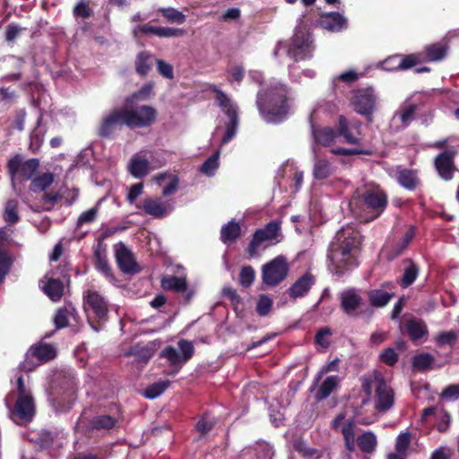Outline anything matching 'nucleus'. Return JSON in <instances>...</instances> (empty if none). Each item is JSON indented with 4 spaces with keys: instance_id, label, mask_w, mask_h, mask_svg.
Masks as SVG:
<instances>
[{
    "instance_id": "obj_42",
    "label": "nucleus",
    "mask_w": 459,
    "mask_h": 459,
    "mask_svg": "<svg viewBox=\"0 0 459 459\" xmlns=\"http://www.w3.org/2000/svg\"><path fill=\"white\" fill-rule=\"evenodd\" d=\"M19 202L16 199H9L4 205V220L9 224H16L21 218L18 213Z\"/></svg>"
},
{
    "instance_id": "obj_30",
    "label": "nucleus",
    "mask_w": 459,
    "mask_h": 459,
    "mask_svg": "<svg viewBox=\"0 0 459 459\" xmlns=\"http://www.w3.org/2000/svg\"><path fill=\"white\" fill-rule=\"evenodd\" d=\"M134 35L135 37L140 35H155L160 38H169L172 36V28L158 27L145 23L136 26L134 29Z\"/></svg>"
},
{
    "instance_id": "obj_49",
    "label": "nucleus",
    "mask_w": 459,
    "mask_h": 459,
    "mask_svg": "<svg viewBox=\"0 0 459 459\" xmlns=\"http://www.w3.org/2000/svg\"><path fill=\"white\" fill-rule=\"evenodd\" d=\"M169 386V381H159L148 385L143 392V395L147 399H155L159 397Z\"/></svg>"
},
{
    "instance_id": "obj_31",
    "label": "nucleus",
    "mask_w": 459,
    "mask_h": 459,
    "mask_svg": "<svg viewBox=\"0 0 459 459\" xmlns=\"http://www.w3.org/2000/svg\"><path fill=\"white\" fill-rule=\"evenodd\" d=\"M42 290L52 301L56 302L63 297L64 283L60 279L49 278Z\"/></svg>"
},
{
    "instance_id": "obj_1",
    "label": "nucleus",
    "mask_w": 459,
    "mask_h": 459,
    "mask_svg": "<svg viewBox=\"0 0 459 459\" xmlns=\"http://www.w3.org/2000/svg\"><path fill=\"white\" fill-rule=\"evenodd\" d=\"M362 236L351 225L342 227L335 234L327 252L328 269L337 276H342L359 265Z\"/></svg>"
},
{
    "instance_id": "obj_5",
    "label": "nucleus",
    "mask_w": 459,
    "mask_h": 459,
    "mask_svg": "<svg viewBox=\"0 0 459 459\" xmlns=\"http://www.w3.org/2000/svg\"><path fill=\"white\" fill-rule=\"evenodd\" d=\"M76 381L72 374L60 373L54 380L50 393L51 403L56 413L70 411L76 400Z\"/></svg>"
},
{
    "instance_id": "obj_53",
    "label": "nucleus",
    "mask_w": 459,
    "mask_h": 459,
    "mask_svg": "<svg viewBox=\"0 0 459 459\" xmlns=\"http://www.w3.org/2000/svg\"><path fill=\"white\" fill-rule=\"evenodd\" d=\"M219 156L220 151L218 150L203 163L200 168L201 172L209 177L213 176L219 167Z\"/></svg>"
},
{
    "instance_id": "obj_44",
    "label": "nucleus",
    "mask_w": 459,
    "mask_h": 459,
    "mask_svg": "<svg viewBox=\"0 0 459 459\" xmlns=\"http://www.w3.org/2000/svg\"><path fill=\"white\" fill-rule=\"evenodd\" d=\"M117 419L110 415H98L91 420V426L96 430H109L116 426Z\"/></svg>"
},
{
    "instance_id": "obj_7",
    "label": "nucleus",
    "mask_w": 459,
    "mask_h": 459,
    "mask_svg": "<svg viewBox=\"0 0 459 459\" xmlns=\"http://www.w3.org/2000/svg\"><path fill=\"white\" fill-rule=\"evenodd\" d=\"M210 90L215 93L216 104L229 118V122L226 124L225 134L221 139V143L225 144L237 134L239 122L238 108L232 102L231 99L225 92L218 89L216 86H211Z\"/></svg>"
},
{
    "instance_id": "obj_47",
    "label": "nucleus",
    "mask_w": 459,
    "mask_h": 459,
    "mask_svg": "<svg viewBox=\"0 0 459 459\" xmlns=\"http://www.w3.org/2000/svg\"><path fill=\"white\" fill-rule=\"evenodd\" d=\"M354 422L348 420L342 428V434L343 436L345 447L349 452L355 450V432Z\"/></svg>"
},
{
    "instance_id": "obj_32",
    "label": "nucleus",
    "mask_w": 459,
    "mask_h": 459,
    "mask_svg": "<svg viewBox=\"0 0 459 459\" xmlns=\"http://www.w3.org/2000/svg\"><path fill=\"white\" fill-rule=\"evenodd\" d=\"M128 170L135 178H143L148 174L149 161L144 158L134 155L128 165Z\"/></svg>"
},
{
    "instance_id": "obj_18",
    "label": "nucleus",
    "mask_w": 459,
    "mask_h": 459,
    "mask_svg": "<svg viewBox=\"0 0 459 459\" xmlns=\"http://www.w3.org/2000/svg\"><path fill=\"white\" fill-rule=\"evenodd\" d=\"M361 123L359 121H349L345 117L338 118V136H342L345 143L358 145L361 142L360 133Z\"/></svg>"
},
{
    "instance_id": "obj_22",
    "label": "nucleus",
    "mask_w": 459,
    "mask_h": 459,
    "mask_svg": "<svg viewBox=\"0 0 459 459\" xmlns=\"http://www.w3.org/2000/svg\"><path fill=\"white\" fill-rule=\"evenodd\" d=\"M316 283V277L309 272L300 276L287 290L293 299L306 296Z\"/></svg>"
},
{
    "instance_id": "obj_15",
    "label": "nucleus",
    "mask_w": 459,
    "mask_h": 459,
    "mask_svg": "<svg viewBox=\"0 0 459 459\" xmlns=\"http://www.w3.org/2000/svg\"><path fill=\"white\" fill-rule=\"evenodd\" d=\"M35 415V403L31 395L18 396L13 408L11 411V416L13 421L17 423H29Z\"/></svg>"
},
{
    "instance_id": "obj_60",
    "label": "nucleus",
    "mask_w": 459,
    "mask_h": 459,
    "mask_svg": "<svg viewBox=\"0 0 459 459\" xmlns=\"http://www.w3.org/2000/svg\"><path fill=\"white\" fill-rule=\"evenodd\" d=\"M24 28H22L18 24L10 23L6 26L4 39L8 43H13L19 34L24 30Z\"/></svg>"
},
{
    "instance_id": "obj_19",
    "label": "nucleus",
    "mask_w": 459,
    "mask_h": 459,
    "mask_svg": "<svg viewBox=\"0 0 459 459\" xmlns=\"http://www.w3.org/2000/svg\"><path fill=\"white\" fill-rule=\"evenodd\" d=\"M179 270H183L181 265H177V271L174 270V273H178L177 276L174 275V294H177L174 299H177L179 303L186 305L193 299L195 290L188 283L186 274L180 273Z\"/></svg>"
},
{
    "instance_id": "obj_8",
    "label": "nucleus",
    "mask_w": 459,
    "mask_h": 459,
    "mask_svg": "<svg viewBox=\"0 0 459 459\" xmlns=\"http://www.w3.org/2000/svg\"><path fill=\"white\" fill-rule=\"evenodd\" d=\"M39 166V160L32 158L23 160L22 155L16 154L7 162V172L13 182L28 181L32 178Z\"/></svg>"
},
{
    "instance_id": "obj_21",
    "label": "nucleus",
    "mask_w": 459,
    "mask_h": 459,
    "mask_svg": "<svg viewBox=\"0 0 459 459\" xmlns=\"http://www.w3.org/2000/svg\"><path fill=\"white\" fill-rule=\"evenodd\" d=\"M362 298L355 289H349L340 293V307L345 314L356 316L362 304Z\"/></svg>"
},
{
    "instance_id": "obj_37",
    "label": "nucleus",
    "mask_w": 459,
    "mask_h": 459,
    "mask_svg": "<svg viewBox=\"0 0 459 459\" xmlns=\"http://www.w3.org/2000/svg\"><path fill=\"white\" fill-rule=\"evenodd\" d=\"M126 356L134 357V362L137 364H145L153 356V351L151 348L134 345L126 352Z\"/></svg>"
},
{
    "instance_id": "obj_16",
    "label": "nucleus",
    "mask_w": 459,
    "mask_h": 459,
    "mask_svg": "<svg viewBox=\"0 0 459 459\" xmlns=\"http://www.w3.org/2000/svg\"><path fill=\"white\" fill-rule=\"evenodd\" d=\"M457 155L455 149H448L437 154L434 160V166L437 174L446 181L451 180L456 170L455 158Z\"/></svg>"
},
{
    "instance_id": "obj_9",
    "label": "nucleus",
    "mask_w": 459,
    "mask_h": 459,
    "mask_svg": "<svg viewBox=\"0 0 459 459\" xmlns=\"http://www.w3.org/2000/svg\"><path fill=\"white\" fill-rule=\"evenodd\" d=\"M290 271L287 259L279 255L262 266V281L268 286H276L285 280Z\"/></svg>"
},
{
    "instance_id": "obj_52",
    "label": "nucleus",
    "mask_w": 459,
    "mask_h": 459,
    "mask_svg": "<svg viewBox=\"0 0 459 459\" xmlns=\"http://www.w3.org/2000/svg\"><path fill=\"white\" fill-rule=\"evenodd\" d=\"M332 174L330 163L326 160H317L314 164L313 175L316 179L327 178Z\"/></svg>"
},
{
    "instance_id": "obj_62",
    "label": "nucleus",
    "mask_w": 459,
    "mask_h": 459,
    "mask_svg": "<svg viewBox=\"0 0 459 459\" xmlns=\"http://www.w3.org/2000/svg\"><path fill=\"white\" fill-rule=\"evenodd\" d=\"M398 358V354L393 348H387L380 354L381 361L388 366H394L397 362Z\"/></svg>"
},
{
    "instance_id": "obj_13",
    "label": "nucleus",
    "mask_w": 459,
    "mask_h": 459,
    "mask_svg": "<svg viewBox=\"0 0 459 459\" xmlns=\"http://www.w3.org/2000/svg\"><path fill=\"white\" fill-rule=\"evenodd\" d=\"M351 103L357 113L367 116L371 120L376 104V96L371 87L354 91Z\"/></svg>"
},
{
    "instance_id": "obj_57",
    "label": "nucleus",
    "mask_w": 459,
    "mask_h": 459,
    "mask_svg": "<svg viewBox=\"0 0 459 459\" xmlns=\"http://www.w3.org/2000/svg\"><path fill=\"white\" fill-rule=\"evenodd\" d=\"M97 214H98V207L97 206H94V207L82 212L77 220L76 228H80L83 224H86V223L93 222L96 220Z\"/></svg>"
},
{
    "instance_id": "obj_43",
    "label": "nucleus",
    "mask_w": 459,
    "mask_h": 459,
    "mask_svg": "<svg viewBox=\"0 0 459 459\" xmlns=\"http://www.w3.org/2000/svg\"><path fill=\"white\" fill-rule=\"evenodd\" d=\"M394 293H389L383 290H372L368 292V299L373 307H381L388 304Z\"/></svg>"
},
{
    "instance_id": "obj_28",
    "label": "nucleus",
    "mask_w": 459,
    "mask_h": 459,
    "mask_svg": "<svg viewBox=\"0 0 459 459\" xmlns=\"http://www.w3.org/2000/svg\"><path fill=\"white\" fill-rule=\"evenodd\" d=\"M141 208L144 213L154 218H162L167 215L166 204L158 198L148 197L143 201Z\"/></svg>"
},
{
    "instance_id": "obj_20",
    "label": "nucleus",
    "mask_w": 459,
    "mask_h": 459,
    "mask_svg": "<svg viewBox=\"0 0 459 459\" xmlns=\"http://www.w3.org/2000/svg\"><path fill=\"white\" fill-rule=\"evenodd\" d=\"M376 391L375 409L379 412L389 411L394 403V393L385 380L378 379Z\"/></svg>"
},
{
    "instance_id": "obj_24",
    "label": "nucleus",
    "mask_w": 459,
    "mask_h": 459,
    "mask_svg": "<svg viewBox=\"0 0 459 459\" xmlns=\"http://www.w3.org/2000/svg\"><path fill=\"white\" fill-rule=\"evenodd\" d=\"M321 26L332 32L341 31L347 27L346 18L339 13L323 14L320 21Z\"/></svg>"
},
{
    "instance_id": "obj_48",
    "label": "nucleus",
    "mask_w": 459,
    "mask_h": 459,
    "mask_svg": "<svg viewBox=\"0 0 459 459\" xmlns=\"http://www.w3.org/2000/svg\"><path fill=\"white\" fill-rule=\"evenodd\" d=\"M294 449L299 452L303 457L307 459H318L321 455L318 450L308 446L306 442L301 439H296L293 442Z\"/></svg>"
},
{
    "instance_id": "obj_33",
    "label": "nucleus",
    "mask_w": 459,
    "mask_h": 459,
    "mask_svg": "<svg viewBox=\"0 0 459 459\" xmlns=\"http://www.w3.org/2000/svg\"><path fill=\"white\" fill-rule=\"evenodd\" d=\"M315 141L323 146L328 147L335 143L338 137L337 131L331 127H323L313 131Z\"/></svg>"
},
{
    "instance_id": "obj_17",
    "label": "nucleus",
    "mask_w": 459,
    "mask_h": 459,
    "mask_svg": "<svg viewBox=\"0 0 459 459\" xmlns=\"http://www.w3.org/2000/svg\"><path fill=\"white\" fill-rule=\"evenodd\" d=\"M11 238L6 230L0 228V283H2L15 261L14 255L10 252Z\"/></svg>"
},
{
    "instance_id": "obj_36",
    "label": "nucleus",
    "mask_w": 459,
    "mask_h": 459,
    "mask_svg": "<svg viewBox=\"0 0 459 459\" xmlns=\"http://www.w3.org/2000/svg\"><path fill=\"white\" fill-rule=\"evenodd\" d=\"M339 377L337 376L327 377L319 386L315 398L316 401L326 399L332 392L337 387Z\"/></svg>"
},
{
    "instance_id": "obj_4",
    "label": "nucleus",
    "mask_w": 459,
    "mask_h": 459,
    "mask_svg": "<svg viewBox=\"0 0 459 459\" xmlns=\"http://www.w3.org/2000/svg\"><path fill=\"white\" fill-rule=\"evenodd\" d=\"M387 205V195L379 187L364 190L358 197L350 202L355 216L364 222L377 219Z\"/></svg>"
},
{
    "instance_id": "obj_3",
    "label": "nucleus",
    "mask_w": 459,
    "mask_h": 459,
    "mask_svg": "<svg viewBox=\"0 0 459 459\" xmlns=\"http://www.w3.org/2000/svg\"><path fill=\"white\" fill-rule=\"evenodd\" d=\"M288 100L287 87L277 82L257 93L256 107L265 121L279 123L285 119L290 111Z\"/></svg>"
},
{
    "instance_id": "obj_23",
    "label": "nucleus",
    "mask_w": 459,
    "mask_h": 459,
    "mask_svg": "<svg viewBox=\"0 0 459 459\" xmlns=\"http://www.w3.org/2000/svg\"><path fill=\"white\" fill-rule=\"evenodd\" d=\"M95 268L108 279H114L111 265L107 257L106 247L98 243L93 251Z\"/></svg>"
},
{
    "instance_id": "obj_63",
    "label": "nucleus",
    "mask_w": 459,
    "mask_h": 459,
    "mask_svg": "<svg viewBox=\"0 0 459 459\" xmlns=\"http://www.w3.org/2000/svg\"><path fill=\"white\" fill-rule=\"evenodd\" d=\"M456 339V333L455 332H443L436 336V342L437 345L444 346L446 344H452Z\"/></svg>"
},
{
    "instance_id": "obj_39",
    "label": "nucleus",
    "mask_w": 459,
    "mask_h": 459,
    "mask_svg": "<svg viewBox=\"0 0 459 459\" xmlns=\"http://www.w3.org/2000/svg\"><path fill=\"white\" fill-rule=\"evenodd\" d=\"M154 61L156 60L152 55L145 51L140 52L135 60L136 72L143 76L146 75Z\"/></svg>"
},
{
    "instance_id": "obj_41",
    "label": "nucleus",
    "mask_w": 459,
    "mask_h": 459,
    "mask_svg": "<svg viewBox=\"0 0 459 459\" xmlns=\"http://www.w3.org/2000/svg\"><path fill=\"white\" fill-rule=\"evenodd\" d=\"M54 182V174L50 172L43 173L34 178L30 185V191L37 193L45 191Z\"/></svg>"
},
{
    "instance_id": "obj_35",
    "label": "nucleus",
    "mask_w": 459,
    "mask_h": 459,
    "mask_svg": "<svg viewBox=\"0 0 459 459\" xmlns=\"http://www.w3.org/2000/svg\"><path fill=\"white\" fill-rule=\"evenodd\" d=\"M240 235V224L234 221L228 222L221 229V240L225 244L234 242Z\"/></svg>"
},
{
    "instance_id": "obj_26",
    "label": "nucleus",
    "mask_w": 459,
    "mask_h": 459,
    "mask_svg": "<svg viewBox=\"0 0 459 459\" xmlns=\"http://www.w3.org/2000/svg\"><path fill=\"white\" fill-rule=\"evenodd\" d=\"M194 345L186 340H180L178 342V349H174V371L178 367L188 361L194 355Z\"/></svg>"
},
{
    "instance_id": "obj_58",
    "label": "nucleus",
    "mask_w": 459,
    "mask_h": 459,
    "mask_svg": "<svg viewBox=\"0 0 459 459\" xmlns=\"http://www.w3.org/2000/svg\"><path fill=\"white\" fill-rule=\"evenodd\" d=\"M411 444V435L403 432L398 435L395 442V449L399 454H405Z\"/></svg>"
},
{
    "instance_id": "obj_29",
    "label": "nucleus",
    "mask_w": 459,
    "mask_h": 459,
    "mask_svg": "<svg viewBox=\"0 0 459 459\" xmlns=\"http://www.w3.org/2000/svg\"><path fill=\"white\" fill-rule=\"evenodd\" d=\"M398 183L408 190H415L420 184L417 170L403 169L397 171Z\"/></svg>"
},
{
    "instance_id": "obj_14",
    "label": "nucleus",
    "mask_w": 459,
    "mask_h": 459,
    "mask_svg": "<svg viewBox=\"0 0 459 459\" xmlns=\"http://www.w3.org/2000/svg\"><path fill=\"white\" fill-rule=\"evenodd\" d=\"M56 353L54 347L48 343H39L38 345H32L26 353L24 361L21 364V368L25 371H31L34 369V365L30 359L35 358L38 360V364L47 362L56 357Z\"/></svg>"
},
{
    "instance_id": "obj_10",
    "label": "nucleus",
    "mask_w": 459,
    "mask_h": 459,
    "mask_svg": "<svg viewBox=\"0 0 459 459\" xmlns=\"http://www.w3.org/2000/svg\"><path fill=\"white\" fill-rule=\"evenodd\" d=\"M281 224L278 221H271L264 228L258 229L252 236V239L247 247V253L250 257L256 256L258 249L265 241L280 242L281 240Z\"/></svg>"
},
{
    "instance_id": "obj_34",
    "label": "nucleus",
    "mask_w": 459,
    "mask_h": 459,
    "mask_svg": "<svg viewBox=\"0 0 459 459\" xmlns=\"http://www.w3.org/2000/svg\"><path fill=\"white\" fill-rule=\"evenodd\" d=\"M42 120H43V118L40 116L38 118L37 126L30 133V149L31 150L32 152H38L44 143V138H45V134L47 133V128H46V126H43L41 125Z\"/></svg>"
},
{
    "instance_id": "obj_40",
    "label": "nucleus",
    "mask_w": 459,
    "mask_h": 459,
    "mask_svg": "<svg viewBox=\"0 0 459 459\" xmlns=\"http://www.w3.org/2000/svg\"><path fill=\"white\" fill-rule=\"evenodd\" d=\"M404 263L408 264V265L404 268L403 274L400 279L399 283L403 288H407L416 280L420 268L411 260H405Z\"/></svg>"
},
{
    "instance_id": "obj_51",
    "label": "nucleus",
    "mask_w": 459,
    "mask_h": 459,
    "mask_svg": "<svg viewBox=\"0 0 459 459\" xmlns=\"http://www.w3.org/2000/svg\"><path fill=\"white\" fill-rule=\"evenodd\" d=\"M435 359L429 353H420L416 355L412 359V366L415 369L420 371H425L430 368L433 364Z\"/></svg>"
},
{
    "instance_id": "obj_11",
    "label": "nucleus",
    "mask_w": 459,
    "mask_h": 459,
    "mask_svg": "<svg viewBox=\"0 0 459 459\" xmlns=\"http://www.w3.org/2000/svg\"><path fill=\"white\" fill-rule=\"evenodd\" d=\"M313 50L310 34L298 30L290 40L287 52L288 56L295 61H299L310 57Z\"/></svg>"
},
{
    "instance_id": "obj_2",
    "label": "nucleus",
    "mask_w": 459,
    "mask_h": 459,
    "mask_svg": "<svg viewBox=\"0 0 459 459\" xmlns=\"http://www.w3.org/2000/svg\"><path fill=\"white\" fill-rule=\"evenodd\" d=\"M155 118L156 110L150 106L116 108L102 117L97 133L101 138L111 139L123 126L129 128L144 127L152 125Z\"/></svg>"
},
{
    "instance_id": "obj_27",
    "label": "nucleus",
    "mask_w": 459,
    "mask_h": 459,
    "mask_svg": "<svg viewBox=\"0 0 459 459\" xmlns=\"http://www.w3.org/2000/svg\"><path fill=\"white\" fill-rule=\"evenodd\" d=\"M404 328L413 342L426 338L429 335L428 326L421 319L412 318L407 320Z\"/></svg>"
},
{
    "instance_id": "obj_46",
    "label": "nucleus",
    "mask_w": 459,
    "mask_h": 459,
    "mask_svg": "<svg viewBox=\"0 0 459 459\" xmlns=\"http://www.w3.org/2000/svg\"><path fill=\"white\" fill-rule=\"evenodd\" d=\"M446 52L447 45L442 42L431 44L426 48V55L430 61H439L443 59Z\"/></svg>"
},
{
    "instance_id": "obj_64",
    "label": "nucleus",
    "mask_w": 459,
    "mask_h": 459,
    "mask_svg": "<svg viewBox=\"0 0 459 459\" xmlns=\"http://www.w3.org/2000/svg\"><path fill=\"white\" fill-rule=\"evenodd\" d=\"M441 397L446 400L459 399V384H453L446 386L442 391Z\"/></svg>"
},
{
    "instance_id": "obj_12",
    "label": "nucleus",
    "mask_w": 459,
    "mask_h": 459,
    "mask_svg": "<svg viewBox=\"0 0 459 459\" xmlns=\"http://www.w3.org/2000/svg\"><path fill=\"white\" fill-rule=\"evenodd\" d=\"M115 260L119 270L126 274H135L141 267L135 260L132 250L123 242L114 245Z\"/></svg>"
},
{
    "instance_id": "obj_38",
    "label": "nucleus",
    "mask_w": 459,
    "mask_h": 459,
    "mask_svg": "<svg viewBox=\"0 0 459 459\" xmlns=\"http://www.w3.org/2000/svg\"><path fill=\"white\" fill-rule=\"evenodd\" d=\"M357 443L363 453L372 454L376 450L377 440L373 432L367 431L357 437Z\"/></svg>"
},
{
    "instance_id": "obj_55",
    "label": "nucleus",
    "mask_w": 459,
    "mask_h": 459,
    "mask_svg": "<svg viewBox=\"0 0 459 459\" xmlns=\"http://www.w3.org/2000/svg\"><path fill=\"white\" fill-rule=\"evenodd\" d=\"M70 313L66 307L59 308L54 316V324L56 329L65 328L69 324Z\"/></svg>"
},
{
    "instance_id": "obj_45",
    "label": "nucleus",
    "mask_w": 459,
    "mask_h": 459,
    "mask_svg": "<svg viewBox=\"0 0 459 459\" xmlns=\"http://www.w3.org/2000/svg\"><path fill=\"white\" fill-rule=\"evenodd\" d=\"M415 236V230L413 228H410L403 236L402 239L394 247L393 250L389 254L390 259H394L399 256L411 243L412 238Z\"/></svg>"
},
{
    "instance_id": "obj_6",
    "label": "nucleus",
    "mask_w": 459,
    "mask_h": 459,
    "mask_svg": "<svg viewBox=\"0 0 459 459\" xmlns=\"http://www.w3.org/2000/svg\"><path fill=\"white\" fill-rule=\"evenodd\" d=\"M83 309L87 319L95 332L103 329L108 320V302L96 290H87L83 296Z\"/></svg>"
},
{
    "instance_id": "obj_59",
    "label": "nucleus",
    "mask_w": 459,
    "mask_h": 459,
    "mask_svg": "<svg viewBox=\"0 0 459 459\" xmlns=\"http://www.w3.org/2000/svg\"><path fill=\"white\" fill-rule=\"evenodd\" d=\"M272 306V299L266 295H261L256 304V312L264 316L270 312Z\"/></svg>"
},
{
    "instance_id": "obj_50",
    "label": "nucleus",
    "mask_w": 459,
    "mask_h": 459,
    "mask_svg": "<svg viewBox=\"0 0 459 459\" xmlns=\"http://www.w3.org/2000/svg\"><path fill=\"white\" fill-rule=\"evenodd\" d=\"M378 379L385 380L382 375L377 371H374L373 373L368 376H364L361 378V387L362 390L367 394V395H371L373 386H375V389H377L379 384Z\"/></svg>"
},
{
    "instance_id": "obj_56",
    "label": "nucleus",
    "mask_w": 459,
    "mask_h": 459,
    "mask_svg": "<svg viewBox=\"0 0 459 459\" xmlns=\"http://www.w3.org/2000/svg\"><path fill=\"white\" fill-rule=\"evenodd\" d=\"M73 13L75 17H80L83 19L90 18L93 14V12L90 7L89 3L85 0H81L80 2H78L74 6Z\"/></svg>"
},
{
    "instance_id": "obj_25",
    "label": "nucleus",
    "mask_w": 459,
    "mask_h": 459,
    "mask_svg": "<svg viewBox=\"0 0 459 459\" xmlns=\"http://www.w3.org/2000/svg\"><path fill=\"white\" fill-rule=\"evenodd\" d=\"M417 110L418 106L416 104H404L395 112L392 121L395 123L399 120L400 125L397 126V129H404L414 119Z\"/></svg>"
},
{
    "instance_id": "obj_61",
    "label": "nucleus",
    "mask_w": 459,
    "mask_h": 459,
    "mask_svg": "<svg viewBox=\"0 0 459 459\" xmlns=\"http://www.w3.org/2000/svg\"><path fill=\"white\" fill-rule=\"evenodd\" d=\"M214 424L212 419L204 416L197 421L195 428L200 434L205 435L213 429Z\"/></svg>"
},
{
    "instance_id": "obj_54",
    "label": "nucleus",
    "mask_w": 459,
    "mask_h": 459,
    "mask_svg": "<svg viewBox=\"0 0 459 459\" xmlns=\"http://www.w3.org/2000/svg\"><path fill=\"white\" fill-rule=\"evenodd\" d=\"M255 277V272L252 266H243L239 273V283L241 286L248 288L253 284Z\"/></svg>"
}]
</instances>
